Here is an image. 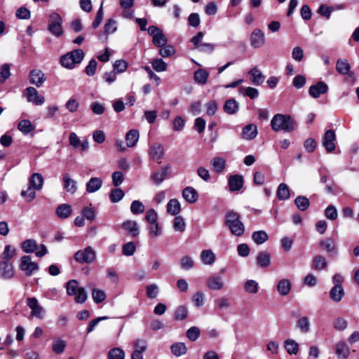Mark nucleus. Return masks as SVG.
<instances>
[{"label": "nucleus", "mask_w": 359, "mask_h": 359, "mask_svg": "<svg viewBox=\"0 0 359 359\" xmlns=\"http://www.w3.org/2000/svg\"><path fill=\"white\" fill-rule=\"evenodd\" d=\"M295 124V121L290 115L282 114L274 115L271 121V128L276 132L283 130L291 133L294 130Z\"/></svg>", "instance_id": "f257e3e1"}, {"label": "nucleus", "mask_w": 359, "mask_h": 359, "mask_svg": "<svg viewBox=\"0 0 359 359\" xmlns=\"http://www.w3.org/2000/svg\"><path fill=\"white\" fill-rule=\"evenodd\" d=\"M225 225L236 236H241L245 232L244 224L241 220L239 214L234 210H229L226 213Z\"/></svg>", "instance_id": "f03ea898"}, {"label": "nucleus", "mask_w": 359, "mask_h": 359, "mask_svg": "<svg viewBox=\"0 0 359 359\" xmlns=\"http://www.w3.org/2000/svg\"><path fill=\"white\" fill-rule=\"evenodd\" d=\"M83 57L84 52L81 49H75L62 55L60 62L63 67L72 69L81 62Z\"/></svg>", "instance_id": "7ed1b4c3"}, {"label": "nucleus", "mask_w": 359, "mask_h": 359, "mask_svg": "<svg viewBox=\"0 0 359 359\" xmlns=\"http://www.w3.org/2000/svg\"><path fill=\"white\" fill-rule=\"evenodd\" d=\"M67 293L69 296H74V300L78 304L84 303L88 297V294L83 287H79V282L72 279L66 283Z\"/></svg>", "instance_id": "20e7f679"}, {"label": "nucleus", "mask_w": 359, "mask_h": 359, "mask_svg": "<svg viewBox=\"0 0 359 359\" xmlns=\"http://www.w3.org/2000/svg\"><path fill=\"white\" fill-rule=\"evenodd\" d=\"M62 23L61 16L57 13H52L49 15L48 31L57 37L60 36L63 33Z\"/></svg>", "instance_id": "39448f33"}, {"label": "nucleus", "mask_w": 359, "mask_h": 359, "mask_svg": "<svg viewBox=\"0 0 359 359\" xmlns=\"http://www.w3.org/2000/svg\"><path fill=\"white\" fill-rule=\"evenodd\" d=\"M74 257L75 260L80 264H90L95 261L96 253L90 246H88L84 250H78Z\"/></svg>", "instance_id": "423d86ee"}, {"label": "nucleus", "mask_w": 359, "mask_h": 359, "mask_svg": "<svg viewBox=\"0 0 359 359\" xmlns=\"http://www.w3.org/2000/svg\"><path fill=\"white\" fill-rule=\"evenodd\" d=\"M27 306L31 309V316L39 319H43L46 314L45 309L39 305L36 297H27L26 299Z\"/></svg>", "instance_id": "0eeeda50"}, {"label": "nucleus", "mask_w": 359, "mask_h": 359, "mask_svg": "<svg viewBox=\"0 0 359 359\" xmlns=\"http://www.w3.org/2000/svg\"><path fill=\"white\" fill-rule=\"evenodd\" d=\"M23 95L26 97L27 102H32L36 105H41L45 102L43 96L39 95L38 90L34 87H27L23 93Z\"/></svg>", "instance_id": "6e6552de"}, {"label": "nucleus", "mask_w": 359, "mask_h": 359, "mask_svg": "<svg viewBox=\"0 0 359 359\" xmlns=\"http://www.w3.org/2000/svg\"><path fill=\"white\" fill-rule=\"evenodd\" d=\"M20 268L25 271L26 276H30L34 271L39 269V266L36 262H32L30 256L25 255L21 257Z\"/></svg>", "instance_id": "1a4fd4ad"}, {"label": "nucleus", "mask_w": 359, "mask_h": 359, "mask_svg": "<svg viewBox=\"0 0 359 359\" xmlns=\"http://www.w3.org/2000/svg\"><path fill=\"white\" fill-rule=\"evenodd\" d=\"M15 276V269L11 262H0V278L3 280L11 279Z\"/></svg>", "instance_id": "9d476101"}, {"label": "nucleus", "mask_w": 359, "mask_h": 359, "mask_svg": "<svg viewBox=\"0 0 359 359\" xmlns=\"http://www.w3.org/2000/svg\"><path fill=\"white\" fill-rule=\"evenodd\" d=\"M29 83L35 85L36 87H41L46 81L45 74L40 69H34L29 74Z\"/></svg>", "instance_id": "9b49d317"}, {"label": "nucleus", "mask_w": 359, "mask_h": 359, "mask_svg": "<svg viewBox=\"0 0 359 359\" xmlns=\"http://www.w3.org/2000/svg\"><path fill=\"white\" fill-rule=\"evenodd\" d=\"M320 248L325 251L331 257H335L339 252L335 246L334 241L331 238H327L321 240L319 243Z\"/></svg>", "instance_id": "f8f14e48"}, {"label": "nucleus", "mask_w": 359, "mask_h": 359, "mask_svg": "<svg viewBox=\"0 0 359 359\" xmlns=\"http://www.w3.org/2000/svg\"><path fill=\"white\" fill-rule=\"evenodd\" d=\"M336 135L333 130H327L324 135L323 144L327 152H332L335 149L334 141Z\"/></svg>", "instance_id": "ddd939ff"}, {"label": "nucleus", "mask_w": 359, "mask_h": 359, "mask_svg": "<svg viewBox=\"0 0 359 359\" xmlns=\"http://www.w3.org/2000/svg\"><path fill=\"white\" fill-rule=\"evenodd\" d=\"M265 43L264 32L259 29H255L250 35V45L255 48L262 47Z\"/></svg>", "instance_id": "4468645a"}, {"label": "nucleus", "mask_w": 359, "mask_h": 359, "mask_svg": "<svg viewBox=\"0 0 359 359\" xmlns=\"http://www.w3.org/2000/svg\"><path fill=\"white\" fill-rule=\"evenodd\" d=\"M327 90V85L323 81H318L316 84L310 86L309 93L312 97L318 98L320 95L326 93Z\"/></svg>", "instance_id": "2eb2a0df"}, {"label": "nucleus", "mask_w": 359, "mask_h": 359, "mask_svg": "<svg viewBox=\"0 0 359 359\" xmlns=\"http://www.w3.org/2000/svg\"><path fill=\"white\" fill-rule=\"evenodd\" d=\"M63 189L68 193L74 194L77 190L76 182L72 179L69 173L62 176Z\"/></svg>", "instance_id": "dca6fc26"}, {"label": "nucleus", "mask_w": 359, "mask_h": 359, "mask_svg": "<svg viewBox=\"0 0 359 359\" xmlns=\"http://www.w3.org/2000/svg\"><path fill=\"white\" fill-rule=\"evenodd\" d=\"M351 65L346 59H339L336 63V70L341 74H348L351 77H353L354 73L350 71Z\"/></svg>", "instance_id": "f3484780"}, {"label": "nucleus", "mask_w": 359, "mask_h": 359, "mask_svg": "<svg viewBox=\"0 0 359 359\" xmlns=\"http://www.w3.org/2000/svg\"><path fill=\"white\" fill-rule=\"evenodd\" d=\"M122 228L133 237H137L140 234L139 226L137 222L126 220L122 224Z\"/></svg>", "instance_id": "a211bd4d"}, {"label": "nucleus", "mask_w": 359, "mask_h": 359, "mask_svg": "<svg viewBox=\"0 0 359 359\" xmlns=\"http://www.w3.org/2000/svg\"><path fill=\"white\" fill-rule=\"evenodd\" d=\"M206 284L211 290H220L224 287V281L221 276H212L207 279Z\"/></svg>", "instance_id": "6ab92c4d"}, {"label": "nucleus", "mask_w": 359, "mask_h": 359, "mask_svg": "<svg viewBox=\"0 0 359 359\" xmlns=\"http://www.w3.org/2000/svg\"><path fill=\"white\" fill-rule=\"evenodd\" d=\"M163 154V148L161 144H154L150 147L149 155L153 160L156 161L158 163H161Z\"/></svg>", "instance_id": "aec40b11"}, {"label": "nucleus", "mask_w": 359, "mask_h": 359, "mask_svg": "<svg viewBox=\"0 0 359 359\" xmlns=\"http://www.w3.org/2000/svg\"><path fill=\"white\" fill-rule=\"evenodd\" d=\"M243 185L242 176L238 175H231L229 178V189L231 191H239Z\"/></svg>", "instance_id": "412c9836"}, {"label": "nucleus", "mask_w": 359, "mask_h": 359, "mask_svg": "<svg viewBox=\"0 0 359 359\" xmlns=\"http://www.w3.org/2000/svg\"><path fill=\"white\" fill-rule=\"evenodd\" d=\"M182 196L189 203H194L198 198L196 190L191 187H187L183 189Z\"/></svg>", "instance_id": "4be33fe9"}, {"label": "nucleus", "mask_w": 359, "mask_h": 359, "mask_svg": "<svg viewBox=\"0 0 359 359\" xmlns=\"http://www.w3.org/2000/svg\"><path fill=\"white\" fill-rule=\"evenodd\" d=\"M335 352L340 359H346L350 354V349L344 341H339L335 344Z\"/></svg>", "instance_id": "5701e85b"}, {"label": "nucleus", "mask_w": 359, "mask_h": 359, "mask_svg": "<svg viewBox=\"0 0 359 359\" xmlns=\"http://www.w3.org/2000/svg\"><path fill=\"white\" fill-rule=\"evenodd\" d=\"M257 135V126L252 123L245 126L243 129L242 137L248 140H252Z\"/></svg>", "instance_id": "b1692460"}, {"label": "nucleus", "mask_w": 359, "mask_h": 359, "mask_svg": "<svg viewBox=\"0 0 359 359\" xmlns=\"http://www.w3.org/2000/svg\"><path fill=\"white\" fill-rule=\"evenodd\" d=\"M292 283L289 279L283 278L278 281L277 284V291L280 295L286 296L291 290Z\"/></svg>", "instance_id": "393cba45"}, {"label": "nucleus", "mask_w": 359, "mask_h": 359, "mask_svg": "<svg viewBox=\"0 0 359 359\" xmlns=\"http://www.w3.org/2000/svg\"><path fill=\"white\" fill-rule=\"evenodd\" d=\"M102 186V180L100 177H91L86 183V191L88 193H95Z\"/></svg>", "instance_id": "a878e982"}, {"label": "nucleus", "mask_w": 359, "mask_h": 359, "mask_svg": "<svg viewBox=\"0 0 359 359\" xmlns=\"http://www.w3.org/2000/svg\"><path fill=\"white\" fill-rule=\"evenodd\" d=\"M43 177L41 174L36 172L32 175L29 179V185L34 189L39 191L42 189L43 184Z\"/></svg>", "instance_id": "bb28decb"}, {"label": "nucleus", "mask_w": 359, "mask_h": 359, "mask_svg": "<svg viewBox=\"0 0 359 359\" xmlns=\"http://www.w3.org/2000/svg\"><path fill=\"white\" fill-rule=\"evenodd\" d=\"M168 170V166H165L161 168L160 170L153 173L151 177L153 182L157 186L160 185L163 182L164 179L167 177Z\"/></svg>", "instance_id": "cd10ccee"}, {"label": "nucleus", "mask_w": 359, "mask_h": 359, "mask_svg": "<svg viewBox=\"0 0 359 359\" xmlns=\"http://www.w3.org/2000/svg\"><path fill=\"white\" fill-rule=\"evenodd\" d=\"M257 264L261 268H267L271 264V255L268 252L261 251L256 259Z\"/></svg>", "instance_id": "c85d7f7f"}, {"label": "nucleus", "mask_w": 359, "mask_h": 359, "mask_svg": "<svg viewBox=\"0 0 359 359\" xmlns=\"http://www.w3.org/2000/svg\"><path fill=\"white\" fill-rule=\"evenodd\" d=\"M72 212V206L69 204L63 203L60 205L55 210L56 215L60 219L68 218Z\"/></svg>", "instance_id": "c756f323"}, {"label": "nucleus", "mask_w": 359, "mask_h": 359, "mask_svg": "<svg viewBox=\"0 0 359 359\" xmlns=\"http://www.w3.org/2000/svg\"><path fill=\"white\" fill-rule=\"evenodd\" d=\"M327 266V262L325 257L318 255L313 257L312 267L316 271H322Z\"/></svg>", "instance_id": "7c9ffc66"}, {"label": "nucleus", "mask_w": 359, "mask_h": 359, "mask_svg": "<svg viewBox=\"0 0 359 359\" xmlns=\"http://www.w3.org/2000/svg\"><path fill=\"white\" fill-rule=\"evenodd\" d=\"M239 108L238 102L234 99L227 100L223 107L224 112L228 114H236Z\"/></svg>", "instance_id": "2f4dec72"}, {"label": "nucleus", "mask_w": 359, "mask_h": 359, "mask_svg": "<svg viewBox=\"0 0 359 359\" xmlns=\"http://www.w3.org/2000/svg\"><path fill=\"white\" fill-rule=\"evenodd\" d=\"M166 209L169 214L176 216L181 211V205L177 199L172 198L168 203Z\"/></svg>", "instance_id": "473e14b6"}, {"label": "nucleus", "mask_w": 359, "mask_h": 359, "mask_svg": "<svg viewBox=\"0 0 359 359\" xmlns=\"http://www.w3.org/2000/svg\"><path fill=\"white\" fill-rule=\"evenodd\" d=\"M345 292L343 287L333 286L330 290V297L334 302H340L344 297Z\"/></svg>", "instance_id": "72a5a7b5"}, {"label": "nucleus", "mask_w": 359, "mask_h": 359, "mask_svg": "<svg viewBox=\"0 0 359 359\" xmlns=\"http://www.w3.org/2000/svg\"><path fill=\"white\" fill-rule=\"evenodd\" d=\"M139 132L135 129L129 130L126 135V144L128 147H134L139 140Z\"/></svg>", "instance_id": "f704fd0d"}, {"label": "nucleus", "mask_w": 359, "mask_h": 359, "mask_svg": "<svg viewBox=\"0 0 359 359\" xmlns=\"http://www.w3.org/2000/svg\"><path fill=\"white\" fill-rule=\"evenodd\" d=\"M290 196L288 186L285 183H281L278 187L276 191V196L280 201H286L289 199Z\"/></svg>", "instance_id": "c9c22d12"}, {"label": "nucleus", "mask_w": 359, "mask_h": 359, "mask_svg": "<svg viewBox=\"0 0 359 359\" xmlns=\"http://www.w3.org/2000/svg\"><path fill=\"white\" fill-rule=\"evenodd\" d=\"M208 76L209 73L206 70L203 69H199L195 71L194 74V79L196 83L201 85H204L207 83Z\"/></svg>", "instance_id": "e433bc0d"}, {"label": "nucleus", "mask_w": 359, "mask_h": 359, "mask_svg": "<svg viewBox=\"0 0 359 359\" xmlns=\"http://www.w3.org/2000/svg\"><path fill=\"white\" fill-rule=\"evenodd\" d=\"M22 250L25 253H32L38 249V244L35 240L27 239L21 244Z\"/></svg>", "instance_id": "4c0bfd02"}, {"label": "nucleus", "mask_w": 359, "mask_h": 359, "mask_svg": "<svg viewBox=\"0 0 359 359\" xmlns=\"http://www.w3.org/2000/svg\"><path fill=\"white\" fill-rule=\"evenodd\" d=\"M17 254V249L12 247L11 245H6L4 250L1 255V261L10 262V259L13 258Z\"/></svg>", "instance_id": "58836bf2"}, {"label": "nucleus", "mask_w": 359, "mask_h": 359, "mask_svg": "<svg viewBox=\"0 0 359 359\" xmlns=\"http://www.w3.org/2000/svg\"><path fill=\"white\" fill-rule=\"evenodd\" d=\"M249 74L251 76V81L254 85L259 86L264 82V76L256 67L252 68Z\"/></svg>", "instance_id": "ea45409f"}, {"label": "nucleus", "mask_w": 359, "mask_h": 359, "mask_svg": "<svg viewBox=\"0 0 359 359\" xmlns=\"http://www.w3.org/2000/svg\"><path fill=\"white\" fill-rule=\"evenodd\" d=\"M201 259L204 264L211 265L215 261V255L211 250H205L201 253Z\"/></svg>", "instance_id": "a19ab883"}, {"label": "nucleus", "mask_w": 359, "mask_h": 359, "mask_svg": "<svg viewBox=\"0 0 359 359\" xmlns=\"http://www.w3.org/2000/svg\"><path fill=\"white\" fill-rule=\"evenodd\" d=\"M310 321L309 319L306 317H301L296 323V327L302 333H308L310 331Z\"/></svg>", "instance_id": "79ce46f5"}, {"label": "nucleus", "mask_w": 359, "mask_h": 359, "mask_svg": "<svg viewBox=\"0 0 359 359\" xmlns=\"http://www.w3.org/2000/svg\"><path fill=\"white\" fill-rule=\"evenodd\" d=\"M18 129L24 135H27L34 130V126H32L31 121L28 119H23L19 122Z\"/></svg>", "instance_id": "37998d69"}, {"label": "nucleus", "mask_w": 359, "mask_h": 359, "mask_svg": "<svg viewBox=\"0 0 359 359\" xmlns=\"http://www.w3.org/2000/svg\"><path fill=\"white\" fill-rule=\"evenodd\" d=\"M269 238L268 234L264 231H257L252 233V239L257 245H262Z\"/></svg>", "instance_id": "c03bdc74"}, {"label": "nucleus", "mask_w": 359, "mask_h": 359, "mask_svg": "<svg viewBox=\"0 0 359 359\" xmlns=\"http://www.w3.org/2000/svg\"><path fill=\"white\" fill-rule=\"evenodd\" d=\"M294 204L300 211H305L310 205L309 199L304 196H299L294 199Z\"/></svg>", "instance_id": "a18cd8bd"}, {"label": "nucleus", "mask_w": 359, "mask_h": 359, "mask_svg": "<svg viewBox=\"0 0 359 359\" xmlns=\"http://www.w3.org/2000/svg\"><path fill=\"white\" fill-rule=\"evenodd\" d=\"M170 349L172 354L176 356H181L184 355L187 351L186 345L182 342L174 343L171 346Z\"/></svg>", "instance_id": "49530a36"}, {"label": "nucleus", "mask_w": 359, "mask_h": 359, "mask_svg": "<svg viewBox=\"0 0 359 359\" xmlns=\"http://www.w3.org/2000/svg\"><path fill=\"white\" fill-rule=\"evenodd\" d=\"M211 165L212 170L217 173L222 172L225 168V161L220 157H215L212 159Z\"/></svg>", "instance_id": "de8ad7c7"}, {"label": "nucleus", "mask_w": 359, "mask_h": 359, "mask_svg": "<svg viewBox=\"0 0 359 359\" xmlns=\"http://www.w3.org/2000/svg\"><path fill=\"white\" fill-rule=\"evenodd\" d=\"M285 348L289 354H297L299 351V344L293 339H287L285 341Z\"/></svg>", "instance_id": "09e8293b"}, {"label": "nucleus", "mask_w": 359, "mask_h": 359, "mask_svg": "<svg viewBox=\"0 0 359 359\" xmlns=\"http://www.w3.org/2000/svg\"><path fill=\"white\" fill-rule=\"evenodd\" d=\"M153 69L158 72L167 70L168 65L161 58L154 59L151 62Z\"/></svg>", "instance_id": "8fccbe9b"}, {"label": "nucleus", "mask_w": 359, "mask_h": 359, "mask_svg": "<svg viewBox=\"0 0 359 359\" xmlns=\"http://www.w3.org/2000/svg\"><path fill=\"white\" fill-rule=\"evenodd\" d=\"M124 191L119 188L113 189L109 195V199L112 203L119 202L124 196Z\"/></svg>", "instance_id": "3c124183"}, {"label": "nucleus", "mask_w": 359, "mask_h": 359, "mask_svg": "<svg viewBox=\"0 0 359 359\" xmlns=\"http://www.w3.org/2000/svg\"><path fill=\"white\" fill-rule=\"evenodd\" d=\"M125 352L121 348H113L108 353V359H125Z\"/></svg>", "instance_id": "603ef678"}, {"label": "nucleus", "mask_w": 359, "mask_h": 359, "mask_svg": "<svg viewBox=\"0 0 359 359\" xmlns=\"http://www.w3.org/2000/svg\"><path fill=\"white\" fill-rule=\"evenodd\" d=\"M245 292L250 294H256L258 292V283L254 280H248L244 284Z\"/></svg>", "instance_id": "864d4df0"}, {"label": "nucleus", "mask_w": 359, "mask_h": 359, "mask_svg": "<svg viewBox=\"0 0 359 359\" xmlns=\"http://www.w3.org/2000/svg\"><path fill=\"white\" fill-rule=\"evenodd\" d=\"M36 191L33 187L28 184L26 190L21 191V196H22L27 202H30L36 197Z\"/></svg>", "instance_id": "5fc2aeb1"}, {"label": "nucleus", "mask_w": 359, "mask_h": 359, "mask_svg": "<svg viewBox=\"0 0 359 359\" xmlns=\"http://www.w3.org/2000/svg\"><path fill=\"white\" fill-rule=\"evenodd\" d=\"M152 41L155 46L160 48L166 45L168 40L162 31L156 36H154Z\"/></svg>", "instance_id": "6e6d98bb"}, {"label": "nucleus", "mask_w": 359, "mask_h": 359, "mask_svg": "<svg viewBox=\"0 0 359 359\" xmlns=\"http://www.w3.org/2000/svg\"><path fill=\"white\" fill-rule=\"evenodd\" d=\"M130 211L134 215H139L144 211V205L137 200L133 201L130 205Z\"/></svg>", "instance_id": "4d7b16f0"}, {"label": "nucleus", "mask_w": 359, "mask_h": 359, "mask_svg": "<svg viewBox=\"0 0 359 359\" xmlns=\"http://www.w3.org/2000/svg\"><path fill=\"white\" fill-rule=\"evenodd\" d=\"M136 250V246L133 242H128L122 247V254L125 256H132Z\"/></svg>", "instance_id": "13d9d810"}, {"label": "nucleus", "mask_w": 359, "mask_h": 359, "mask_svg": "<svg viewBox=\"0 0 359 359\" xmlns=\"http://www.w3.org/2000/svg\"><path fill=\"white\" fill-rule=\"evenodd\" d=\"M334 11V8L333 6H330L326 4H321L317 12L320 15L326 17L327 19H330L331 13Z\"/></svg>", "instance_id": "bf43d9fd"}, {"label": "nucleus", "mask_w": 359, "mask_h": 359, "mask_svg": "<svg viewBox=\"0 0 359 359\" xmlns=\"http://www.w3.org/2000/svg\"><path fill=\"white\" fill-rule=\"evenodd\" d=\"M92 297L96 304H99L105 299L106 294L105 292L102 290L93 289L92 291Z\"/></svg>", "instance_id": "052dcab7"}, {"label": "nucleus", "mask_w": 359, "mask_h": 359, "mask_svg": "<svg viewBox=\"0 0 359 359\" xmlns=\"http://www.w3.org/2000/svg\"><path fill=\"white\" fill-rule=\"evenodd\" d=\"M161 48L159 49L158 53L160 55H161L163 57H168L169 56H171L175 53V49L173 46L172 45H168L164 46L163 47H161Z\"/></svg>", "instance_id": "680f3d73"}, {"label": "nucleus", "mask_w": 359, "mask_h": 359, "mask_svg": "<svg viewBox=\"0 0 359 359\" xmlns=\"http://www.w3.org/2000/svg\"><path fill=\"white\" fill-rule=\"evenodd\" d=\"M65 346V341L57 339L53 344V351L57 354H60L64 351Z\"/></svg>", "instance_id": "e2e57ef3"}, {"label": "nucleus", "mask_w": 359, "mask_h": 359, "mask_svg": "<svg viewBox=\"0 0 359 359\" xmlns=\"http://www.w3.org/2000/svg\"><path fill=\"white\" fill-rule=\"evenodd\" d=\"M185 222L182 216H177L174 219L173 228L175 231L183 232L185 230Z\"/></svg>", "instance_id": "0e129e2a"}, {"label": "nucleus", "mask_w": 359, "mask_h": 359, "mask_svg": "<svg viewBox=\"0 0 359 359\" xmlns=\"http://www.w3.org/2000/svg\"><path fill=\"white\" fill-rule=\"evenodd\" d=\"M114 70L117 74L124 72L128 67V63L123 60H116L113 65Z\"/></svg>", "instance_id": "69168bd1"}, {"label": "nucleus", "mask_w": 359, "mask_h": 359, "mask_svg": "<svg viewBox=\"0 0 359 359\" xmlns=\"http://www.w3.org/2000/svg\"><path fill=\"white\" fill-rule=\"evenodd\" d=\"M200 333V330L197 327L194 326L187 330V337L189 340L195 341L199 337Z\"/></svg>", "instance_id": "338daca9"}, {"label": "nucleus", "mask_w": 359, "mask_h": 359, "mask_svg": "<svg viewBox=\"0 0 359 359\" xmlns=\"http://www.w3.org/2000/svg\"><path fill=\"white\" fill-rule=\"evenodd\" d=\"M11 76L10 65L8 64H4L1 67L0 71V83H3Z\"/></svg>", "instance_id": "774afa93"}]
</instances>
